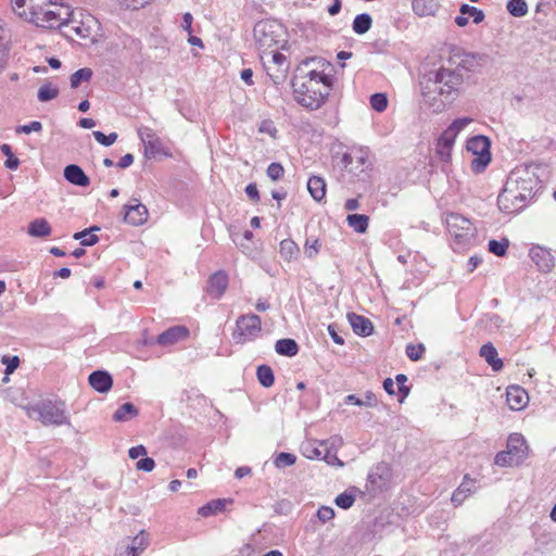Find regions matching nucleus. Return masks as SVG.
<instances>
[{
  "mask_svg": "<svg viewBox=\"0 0 556 556\" xmlns=\"http://www.w3.org/2000/svg\"><path fill=\"white\" fill-rule=\"evenodd\" d=\"M507 451L521 463L528 451L525 438L519 433L510 434L507 440Z\"/></svg>",
  "mask_w": 556,
  "mask_h": 556,
  "instance_id": "b1692460",
  "label": "nucleus"
},
{
  "mask_svg": "<svg viewBox=\"0 0 556 556\" xmlns=\"http://www.w3.org/2000/svg\"><path fill=\"white\" fill-rule=\"evenodd\" d=\"M438 9V0H413V10L419 16H433Z\"/></svg>",
  "mask_w": 556,
  "mask_h": 556,
  "instance_id": "c756f323",
  "label": "nucleus"
},
{
  "mask_svg": "<svg viewBox=\"0 0 556 556\" xmlns=\"http://www.w3.org/2000/svg\"><path fill=\"white\" fill-rule=\"evenodd\" d=\"M371 23L372 20L369 14H358L353 21V30L359 35L365 34L366 31L369 30Z\"/></svg>",
  "mask_w": 556,
  "mask_h": 556,
  "instance_id": "e433bc0d",
  "label": "nucleus"
},
{
  "mask_svg": "<svg viewBox=\"0 0 556 556\" xmlns=\"http://www.w3.org/2000/svg\"><path fill=\"white\" fill-rule=\"evenodd\" d=\"M473 484L472 480L468 479V476H465L463 483L453 492L451 501L454 506H459L463 502L473 493Z\"/></svg>",
  "mask_w": 556,
  "mask_h": 556,
  "instance_id": "cd10ccee",
  "label": "nucleus"
},
{
  "mask_svg": "<svg viewBox=\"0 0 556 556\" xmlns=\"http://www.w3.org/2000/svg\"><path fill=\"white\" fill-rule=\"evenodd\" d=\"M275 351L279 355L292 357L299 352V345L293 339H279L275 343Z\"/></svg>",
  "mask_w": 556,
  "mask_h": 556,
  "instance_id": "7c9ffc66",
  "label": "nucleus"
},
{
  "mask_svg": "<svg viewBox=\"0 0 556 556\" xmlns=\"http://www.w3.org/2000/svg\"><path fill=\"white\" fill-rule=\"evenodd\" d=\"M147 455V448L143 445L132 446L128 451V456L131 459H137L140 456Z\"/></svg>",
  "mask_w": 556,
  "mask_h": 556,
  "instance_id": "69168bd1",
  "label": "nucleus"
},
{
  "mask_svg": "<svg viewBox=\"0 0 556 556\" xmlns=\"http://www.w3.org/2000/svg\"><path fill=\"white\" fill-rule=\"evenodd\" d=\"M261 330L262 321L260 316L255 314L241 315L236 321L233 339L237 343L243 344L256 339L261 333Z\"/></svg>",
  "mask_w": 556,
  "mask_h": 556,
  "instance_id": "0eeeda50",
  "label": "nucleus"
},
{
  "mask_svg": "<svg viewBox=\"0 0 556 556\" xmlns=\"http://www.w3.org/2000/svg\"><path fill=\"white\" fill-rule=\"evenodd\" d=\"M446 227L451 236L460 243L473 237L476 230L468 218L457 213H452L446 217Z\"/></svg>",
  "mask_w": 556,
  "mask_h": 556,
  "instance_id": "9b49d317",
  "label": "nucleus"
},
{
  "mask_svg": "<svg viewBox=\"0 0 556 556\" xmlns=\"http://www.w3.org/2000/svg\"><path fill=\"white\" fill-rule=\"evenodd\" d=\"M477 64V56L459 48L452 49L446 64L430 72L420 80L421 94L426 103L441 112L460 93L465 75Z\"/></svg>",
  "mask_w": 556,
  "mask_h": 556,
  "instance_id": "f257e3e1",
  "label": "nucleus"
},
{
  "mask_svg": "<svg viewBox=\"0 0 556 556\" xmlns=\"http://www.w3.org/2000/svg\"><path fill=\"white\" fill-rule=\"evenodd\" d=\"M370 105L377 112H383L388 106V98L384 93H374L370 97Z\"/></svg>",
  "mask_w": 556,
  "mask_h": 556,
  "instance_id": "3c124183",
  "label": "nucleus"
},
{
  "mask_svg": "<svg viewBox=\"0 0 556 556\" xmlns=\"http://www.w3.org/2000/svg\"><path fill=\"white\" fill-rule=\"evenodd\" d=\"M256 377L261 386L270 388L275 382L273 369L267 365H260L256 369Z\"/></svg>",
  "mask_w": 556,
  "mask_h": 556,
  "instance_id": "f704fd0d",
  "label": "nucleus"
},
{
  "mask_svg": "<svg viewBox=\"0 0 556 556\" xmlns=\"http://www.w3.org/2000/svg\"><path fill=\"white\" fill-rule=\"evenodd\" d=\"M489 251L496 256H504L509 247L508 239L504 238L501 241L490 240L489 241Z\"/></svg>",
  "mask_w": 556,
  "mask_h": 556,
  "instance_id": "a18cd8bd",
  "label": "nucleus"
},
{
  "mask_svg": "<svg viewBox=\"0 0 556 556\" xmlns=\"http://www.w3.org/2000/svg\"><path fill=\"white\" fill-rule=\"evenodd\" d=\"M150 544V535L141 530L135 536H127L118 542L115 556H139Z\"/></svg>",
  "mask_w": 556,
  "mask_h": 556,
  "instance_id": "9d476101",
  "label": "nucleus"
},
{
  "mask_svg": "<svg viewBox=\"0 0 556 556\" xmlns=\"http://www.w3.org/2000/svg\"><path fill=\"white\" fill-rule=\"evenodd\" d=\"M494 462H495L496 465L502 466V467H505V466H517V465L520 464L518 458L514 457L510 454V452H508L507 450L497 453L496 456H495V460Z\"/></svg>",
  "mask_w": 556,
  "mask_h": 556,
  "instance_id": "49530a36",
  "label": "nucleus"
},
{
  "mask_svg": "<svg viewBox=\"0 0 556 556\" xmlns=\"http://www.w3.org/2000/svg\"><path fill=\"white\" fill-rule=\"evenodd\" d=\"M93 23H96V21L91 15H87L85 20L78 21L77 13L72 11L71 21H67L65 26L71 27L78 37L86 39L91 36V24Z\"/></svg>",
  "mask_w": 556,
  "mask_h": 556,
  "instance_id": "a211bd4d",
  "label": "nucleus"
},
{
  "mask_svg": "<svg viewBox=\"0 0 556 556\" xmlns=\"http://www.w3.org/2000/svg\"><path fill=\"white\" fill-rule=\"evenodd\" d=\"M92 71L88 67L80 68L71 75V87L77 88L81 83L91 79Z\"/></svg>",
  "mask_w": 556,
  "mask_h": 556,
  "instance_id": "a19ab883",
  "label": "nucleus"
},
{
  "mask_svg": "<svg viewBox=\"0 0 556 556\" xmlns=\"http://www.w3.org/2000/svg\"><path fill=\"white\" fill-rule=\"evenodd\" d=\"M35 15L27 14L26 10L20 12V17L34 23L38 27L43 28H61L71 21L72 10L70 7L59 4L51 1V5H47Z\"/></svg>",
  "mask_w": 556,
  "mask_h": 556,
  "instance_id": "20e7f679",
  "label": "nucleus"
},
{
  "mask_svg": "<svg viewBox=\"0 0 556 556\" xmlns=\"http://www.w3.org/2000/svg\"><path fill=\"white\" fill-rule=\"evenodd\" d=\"M227 287V274L225 271H217L207 281V293L214 299H219L225 293Z\"/></svg>",
  "mask_w": 556,
  "mask_h": 556,
  "instance_id": "aec40b11",
  "label": "nucleus"
},
{
  "mask_svg": "<svg viewBox=\"0 0 556 556\" xmlns=\"http://www.w3.org/2000/svg\"><path fill=\"white\" fill-rule=\"evenodd\" d=\"M455 139L456 138L450 135L447 131H444L439 137L437 143V153L439 154L441 161L447 162L450 160Z\"/></svg>",
  "mask_w": 556,
  "mask_h": 556,
  "instance_id": "bb28decb",
  "label": "nucleus"
},
{
  "mask_svg": "<svg viewBox=\"0 0 556 556\" xmlns=\"http://www.w3.org/2000/svg\"><path fill=\"white\" fill-rule=\"evenodd\" d=\"M488 327L490 330L501 328L503 324V318L496 314H491L486 316Z\"/></svg>",
  "mask_w": 556,
  "mask_h": 556,
  "instance_id": "0e129e2a",
  "label": "nucleus"
},
{
  "mask_svg": "<svg viewBox=\"0 0 556 556\" xmlns=\"http://www.w3.org/2000/svg\"><path fill=\"white\" fill-rule=\"evenodd\" d=\"M58 94L59 88L47 83L39 88L37 97L40 102H48L55 99Z\"/></svg>",
  "mask_w": 556,
  "mask_h": 556,
  "instance_id": "ea45409f",
  "label": "nucleus"
},
{
  "mask_svg": "<svg viewBox=\"0 0 556 556\" xmlns=\"http://www.w3.org/2000/svg\"><path fill=\"white\" fill-rule=\"evenodd\" d=\"M326 452V446L324 444H320L318 447L316 446H313L312 444H307L306 446H304V455L307 457V458H323L324 457V454Z\"/></svg>",
  "mask_w": 556,
  "mask_h": 556,
  "instance_id": "5fc2aeb1",
  "label": "nucleus"
},
{
  "mask_svg": "<svg viewBox=\"0 0 556 556\" xmlns=\"http://www.w3.org/2000/svg\"><path fill=\"white\" fill-rule=\"evenodd\" d=\"M98 230H100L99 227L92 226L89 229H85L83 231L76 232L74 235V239L75 240H81V244L85 245V247L94 245L99 241V238H98L97 235H93L91 232L92 231H98Z\"/></svg>",
  "mask_w": 556,
  "mask_h": 556,
  "instance_id": "c9c22d12",
  "label": "nucleus"
},
{
  "mask_svg": "<svg viewBox=\"0 0 556 556\" xmlns=\"http://www.w3.org/2000/svg\"><path fill=\"white\" fill-rule=\"evenodd\" d=\"M393 473L388 463H379L368 473L367 491L375 496L377 493L388 490L392 484Z\"/></svg>",
  "mask_w": 556,
  "mask_h": 556,
  "instance_id": "6e6552de",
  "label": "nucleus"
},
{
  "mask_svg": "<svg viewBox=\"0 0 556 556\" xmlns=\"http://www.w3.org/2000/svg\"><path fill=\"white\" fill-rule=\"evenodd\" d=\"M296 462V456L292 453L281 452L278 453L274 458V465L279 468H286L294 465Z\"/></svg>",
  "mask_w": 556,
  "mask_h": 556,
  "instance_id": "79ce46f5",
  "label": "nucleus"
},
{
  "mask_svg": "<svg viewBox=\"0 0 556 556\" xmlns=\"http://www.w3.org/2000/svg\"><path fill=\"white\" fill-rule=\"evenodd\" d=\"M530 257L543 273H549L555 266V257L546 248L540 245L531 248Z\"/></svg>",
  "mask_w": 556,
  "mask_h": 556,
  "instance_id": "f3484780",
  "label": "nucleus"
},
{
  "mask_svg": "<svg viewBox=\"0 0 556 556\" xmlns=\"http://www.w3.org/2000/svg\"><path fill=\"white\" fill-rule=\"evenodd\" d=\"M529 401L528 393L519 386H510L506 391V402L511 410L522 409Z\"/></svg>",
  "mask_w": 556,
  "mask_h": 556,
  "instance_id": "6ab92c4d",
  "label": "nucleus"
},
{
  "mask_svg": "<svg viewBox=\"0 0 556 556\" xmlns=\"http://www.w3.org/2000/svg\"><path fill=\"white\" fill-rule=\"evenodd\" d=\"M253 36L258 50L263 53L279 49L286 42L283 26L274 20L257 22L253 29Z\"/></svg>",
  "mask_w": 556,
  "mask_h": 556,
  "instance_id": "39448f33",
  "label": "nucleus"
},
{
  "mask_svg": "<svg viewBox=\"0 0 556 556\" xmlns=\"http://www.w3.org/2000/svg\"><path fill=\"white\" fill-rule=\"evenodd\" d=\"M332 71L333 66L323 59L305 61L292 79L294 100L305 109H319L332 88Z\"/></svg>",
  "mask_w": 556,
  "mask_h": 556,
  "instance_id": "f03ea898",
  "label": "nucleus"
},
{
  "mask_svg": "<svg viewBox=\"0 0 556 556\" xmlns=\"http://www.w3.org/2000/svg\"><path fill=\"white\" fill-rule=\"evenodd\" d=\"M89 384L100 393H106L113 386L112 376L103 370H96L89 375Z\"/></svg>",
  "mask_w": 556,
  "mask_h": 556,
  "instance_id": "4be33fe9",
  "label": "nucleus"
},
{
  "mask_svg": "<svg viewBox=\"0 0 556 556\" xmlns=\"http://www.w3.org/2000/svg\"><path fill=\"white\" fill-rule=\"evenodd\" d=\"M506 9L515 17H522L528 13V4L525 0H509Z\"/></svg>",
  "mask_w": 556,
  "mask_h": 556,
  "instance_id": "58836bf2",
  "label": "nucleus"
},
{
  "mask_svg": "<svg viewBox=\"0 0 556 556\" xmlns=\"http://www.w3.org/2000/svg\"><path fill=\"white\" fill-rule=\"evenodd\" d=\"M350 165H353L350 173L353 172L362 181L367 180L369 178L368 172L371 169L368 149L355 146L350 148Z\"/></svg>",
  "mask_w": 556,
  "mask_h": 556,
  "instance_id": "f8f14e48",
  "label": "nucleus"
},
{
  "mask_svg": "<svg viewBox=\"0 0 556 556\" xmlns=\"http://www.w3.org/2000/svg\"><path fill=\"white\" fill-rule=\"evenodd\" d=\"M137 415V407L131 403H125L115 410L113 415V420L117 422H123L136 417Z\"/></svg>",
  "mask_w": 556,
  "mask_h": 556,
  "instance_id": "72a5a7b5",
  "label": "nucleus"
},
{
  "mask_svg": "<svg viewBox=\"0 0 556 556\" xmlns=\"http://www.w3.org/2000/svg\"><path fill=\"white\" fill-rule=\"evenodd\" d=\"M285 169L280 163H270L267 167L266 174L267 176L274 180L277 181L283 176Z\"/></svg>",
  "mask_w": 556,
  "mask_h": 556,
  "instance_id": "4d7b16f0",
  "label": "nucleus"
},
{
  "mask_svg": "<svg viewBox=\"0 0 556 556\" xmlns=\"http://www.w3.org/2000/svg\"><path fill=\"white\" fill-rule=\"evenodd\" d=\"M96 141L104 147L112 146L117 140V134L111 132L109 135L103 134L102 131L96 130L92 132Z\"/></svg>",
  "mask_w": 556,
  "mask_h": 556,
  "instance_id": "603ef678",
  "label": "nucleus"
},
{
  "mask_svg": "<svg viewBox=\"0 0 556 556\" xmlns=\"http://www.w3.org/2000/svg\"><path fill=\"white\" fill-rule=\"evenodd\" d=\"M138 136L144 146L146 156L154 157L157 154H166L161 139L152 128L140 127L138 129Z\"/></svg>",
  "mask_w": 556,
  "mask_h": 556,
  "instance_id": "4468645a",
  "label": "nucleus"
},
{
  "mask_svg": "<svg viewBox=\"0 0 556 556\" xmlns=\"http://www.w3.org/2000/svg\"><path fill=\"white\" fill-rule=\"evenodd\" d=\"M51 226L46 218H36L29 223L27 233L35 238H45L51 235Z\"/></svg>",
  "mask_w": 556,
  "mask_h": 556,
  "instance_id": "c85d7f7f",
  "label": "nucleus"
},
{
  "mask_svg": "<svg viewBox=\"0 0 556 556\" xmlns=\"http://www.w3.org/2000/svg\"><path fill=\"white\" fill-rule=\"evenodd\" d=\"M369 217L364 214H350V227L358 233L366 232Z\"/></svg>",
  "mask_w": 556,
  "mask_h": 556,
  "instance_id": "4c0bfd02",
  "label": "nucleus"
},
{
  "mask_svg": "<svg viewBox=\"0 0 556 556\" xmlns=\"http://www.w3.org/2000/svg\"><path fill=\"white\" fill-rule=\"evenodd\" d=\"M320 247L321 244L318 239L309 237L306 239L304 244V254L307 257L313 258L318 254Z\"/></svg>",
  "mask_w": 556,
  "mask_h": 556,
  "instance_id": "8fccbe9b",
  "label": "nucleus"
},
{
  "mask_svg": "<svg viewBox=\"0 0 556 556\" xmlns=\"http://www.w3.org/2000/svg\"><path fill=\"white\" fill-rule=\"evenodd\" d=\"M395 380L399 386V393L401 394L400 402H403V400L409 394V388L406 386L407 377L404 374H399L396 375Z\"/></svg>",
  "mask_w": 556,
  "mask_h": 556,
  "instance_id": "13d9d810",
  "label": "nucleus"
},
{
  "mask_svg": "<svg viewBox=\"0 0 556 556\" xmlns=\"http://www.w3.org/2000/svg\"><path fill=\"white\" fill-rule=\"evenodd\" d=\"M333 517H334V510L330 506H321L317 510V518L321 522H327V521L331 520Z\"/></svg>",
  "mask_w": 556,
  "mask_h": 556,
  "instance_id": "680f3d73",
  "label": "nucleus"
},
{
  "mask_svg": "<svg viewBox=\"0 0 556 556\" xmlns=\"http://www.w3.org/2000/svg\"><path fill=\"white\" fill-rule=\"evenodd\" d=\"M506 184L513 189H516L517 194L521 201L528 202L534 197L535 188L539 185L538 178L528 172L521 176L519 172L513 173Z\"/></svg>",
  "mask_w": 556,
  "mask_h": 556,
  "instance_id": "1a4fd4ad",
  "label": "nucleus"
},
{
  "mask_svg": "<svg viewBox=\"0 0 556 556\" xmlns=\"http://www.w3.org/2000/svg\"><path fill=\"white\" fill-rule=\"evenodd\" d=\"M125 9L138 10L148 4L151 0H115Z\"/></svg>",
  "mask_w": 556,
  "mask_h": 556,
  "instance_id": "052dcab7",
  "label": "nucleus"
},
{
  "mask_svg": "<svg viewBox=\"0 0 556 556\" xmlns=\"http://www.w3.org/2000/svg\"><path fill=\"white\" fill-rule=\"evenodd\" d=\"M155 466V463L152 458L150 457H143L141 459H139L136 464V468L138 470H142L144 472H150L153 470Z\"/></svg>",
  "mask_w": 556,
  "mask_h": 556,
  "instance_id": "e2e57ef3",
  "label": "nucleus"
},
{
  "mask_svg": "<svg viewBox=\"0 0 556 556\" xmlns=\"http://www.w3.org/2000/svg\"><path fill=\"white\" fill-rule=\"evenodd\" d=\"M52 0H11L13 11L20 16V12L27 11V14L35 15L47 5H51Z\"/></svg>",
  "mask_w": 556,
  "mask_h": 556,
  "instance_id": "412c9836",
  "label": "nucleus"
},
{
  "mask_svg": "<svg viewBox=\"0 0 556 556\" xmlns=\"http://www.w3.org/2000/svg\"><path fill=\"white\" fill-rule=\"evenodd\" d=\"M29 418L40 421L45 426L68 425L66 406L63 401L41 400L26 407Z\"/></svg>",
  "mask_w": 556,
  "mask_h": 556,
  "instance_id": "7ed1b4c3",
  "label": "nucleus"
},
{
  "mask_svg": "<svg viewBox=\"0 0 556 556\" xmlns=\"http://www.w3.org/2000/svg\"><path fill=\"white\" fill-rule=\"evenodd\" d=\"M480 356H482L495 371H500L504 367V363L497 357V351L492 343H486L481 346Z\"/></svg>",
  "mask_w": 556,
  "mask_h": 556,
  "instance_id": "a878e982",
  "label": "nucleus"
},
{
  "mask_svg": "<svg viewBox=\"0 0 556 556\" xmlns=\"http://www.w3.org/2000/svg\"><path fill=\"white\" fill-rule=\"evenodd\" d=\"M189 337V329L185 326H174L157 336L155 340L146 341V344H159L161 346H170Z\"/></svg>",
  "mask_w": 556,
  "mask_h": 556,
  "instance_id": "2eb2a0df",
  "label": "nucleus"
},
{
  "mask_svg": "<svg viewBox=\"0 0 556 556\" xmlns=\"http://www.w3.org/2000/svg\"><path fill=\"white\" fill-rule=\"evenodd\" d=\"M526 204L527 202L519 199L516 189H513L507 184L497 197L498 208L507 214L520 212L526 206Z\"/></svg>",
  "mask_w": 556,
  "mask_h": 556,
  "instance_id": "ddd939ff",
  "label": "nucleus"
},
{
  "mask_svg": "<svg viewBox=\"0 0 556 556\" xmlns=\"http://www.w3.org/2000/svg\"><path fill=\"white\" fill-rule=\"evenodd\" d=\"M307 189L311 195L316 200L320 201L326 194V184L323 178L313 176L307 181Z\"/></svg>",
  "mask_w": 556,
  "mask_h": 556,
  "instance_id": "473e14b6",
  "label": "nucleus"
},
{
  "mask_svg": "<svg viewBox=\"0 0 556 556\" xmlns=\"http://www.w3.org/2000/svg\"><path fill=\"white\" fill-rule=\"evenodd\" d=\"M225 504L223 501H212L207 503L206 505L199 508V514L203 517H208L211 515L216 514L217 511L223 510Z\"/></svg>",
  "mask_w": 556,
  "mask_h": 556,
  "instance_id": "de8ad7c7",
  "label": "nucleus"
},
{
  "mask_svg": "<svg viewBox=\"0 0 556 556\" xmlns=\"http://www.w3.org/2000/svg\"><path fill=\"white\" fill-rule=\"evenodd\" d=\"M491 142L486 136L478 135L467 141V150L475 157L471 161V169L473 173H481L491 162L490 152Z\"/></svg>",
  "mask_w": 556,
  "mask_h": 556,
  "instance_id": "423d86ee",
  "label": "nucleus"
},
{
  "mask_svg": "<svg viewBox=\"0 0 556 556\" xmlns=\"http://www.w3.org/2000/svg\"><path fill=\"white\" fill-rule=\"evenodd\" d=\"M279 253L285 261L291 262L298 258L300 249L293 240L283 239L279 244Z\"/></svg>",
  "mask_w": 556,
  "mask_h": 556,
  "instance_id": "2f4dec72",
  "label": "nucleus"
},
{
  "mask_svg": "<svg viewBox=\"0 0 556 556\" xmlns=\"http://www.w3.org/2000/svg\"><path fill=\"white\" fill-rule=\"evenodd\" d=\"M459 12L463 15H469L470 17H472L475 24H479L484 20V13L482 10L466 3L462 4Z\"/></svg>",
  "mask_w": 556,
  "mask_h": 556,
  "instance_id": "c03bdc74",
  "label": "nucleus"
},
{
  "mask_svg": "<svg viewBox=\"0 0 556 556\" xmlns=\"http://www.w3.org/2000/svg\"><path fill=\"white\" fill-rule=\"evenodd\" d=\"M64 178L78 187H87L90 184L89 177L85 174L80 166L70 164L64 168Z\"/></svg>",
  "mask_w": 556,
  "mask_h": 556,
  "instance_id": "5701e85b",
  "label": "nucleus"
},
{
  "mask_svg": "<svg viewBox=\"0 0 556 556\" xmlns=\"http://www.w3.org/2000/svg\"><path fill=\"white\" fill-rule=\"evenodd\" d=\"M378 401L372 392H366L364 399H359L353 394H350V404L357 406L375 407Z\"/></svg>",
  "mask_w": 556,
  "mask_h": 556,
  "instance_id": "37998d69",
  "label": "nucleus"
},
{
  "mask_svg": "<svg viewBox=\"0 0 556 556\" xmlns=\"http://www.w3.org/2000/svg\"><path fill=\"white\" fill-rule=\"evenodd\" d=\"M42 130V124L38 121H33L26 125H20L15 128L16 134H30V132H40Z\"/></svg>",
  "mask_w": 556,
  "mask_h": 556,
  "instance_id": "6e6d98bb",
  "label": "nucleus"
},
{
  "mask_svg": "<svg viewBox=\"0 0 556 556\" xmlns=\"http://www.w3.org/2000/svg\"><path fill=\"white\" fill-rule=\"evenodd\" d=\"M472 119L470 117H462L453 121V123L448 126V128L445 130L453 137H457V135L466 127L468 126Z\"/></svg>",
  "mask_w": 556,
  "mask_h": 556,
  "instance_id": "09e8293b",
  "label": "nucleus"
},
{
  "mask_svg": "<svg viewBox=\"0 0 556 556\" xmlns=\"http://www.w3.org/2000/svg\"><path fill=\"white\" fill-rule=\"evenodd\" d=\"M245 193L250 198V200H252L253 202L260 201V194H258V190H257V187L255 184H249L245 187Z\"/></svg>",
  "mask_w": 556,
  "mask_h": 556,
  "instance_id": "774afa93",
  "label": "nucleus"
},
{
  "mask_svg": "<svg viewBox=\"0 0 556 556\" xmlns=\"http://www.w3.org/2000/svg\"><path fill=\"white\" fill-rule=\"evenodd\" d=\"M2 364L5 365V374L11 375L20 365L18 356H3Z\"/></svg>",
  "mask_w": 556,
  "mask_h": 556,
  "instance_id": "bf43d9fd",
  "label": "nucleus"
},
{
  "mask_svg": "<svg viewBox=\"0 0 556 556\" xmlns=\"http://www.w3.org/2000/svg\"><path fill=\"white\" fill-rule=\"evenodd\" d=\"M323 459L326 460L327 464L329 465H337L339 467H343L344 466V463L342 460H340L336 454H332L330 451H328L326 448V452L324 454V457Z\"/></svg>",
  "mask_w": 556,
  "mask_h": 556,
  "instance_id": "338daca9",
  "label": "nucleus"
},
{
  "mask_svg": "<svg viewBox=\"0 0 556 556\" xmlns=\"http://www.w3.org/2000/svg\"><path fill=\"white\" fill-rule=\"evenodd\" d=\"M426 348L424 344H408L406 346V355L410 361H419L422 357V354L425 353Z\"/></svg>",
  "mask_w": 556,
  "mask_h": 556,
  "instance_id": "864d4df0",
  "label": "nucleus"
},
{
  "mask_svg": "<svg viewBox=\"0 0 556 556\" xmlns=\"http://www.w3.org/2000/svg\"><path fill=\"white\" fill-rule=\"evenodd\" d=\"M350 326L361 337H368L374 332L372 323L368 318L354 313L350 314Z\"/></svg>",
  "mask_w": 556,
  "mask_h": 556,
  "instance_id": "393cba45",
  "label": "nucleus"
},
{
  "mask_svg": "<svg viewBox=\"0 0 556 556\" xmlns=\"http://www.w3.org/2000/svg\"><path fill=\"white\" fill-rule=\"evenodd\" d=\"M132 202L124 206V220L129 225L140 226L148 220L149 213L146 205L137 199H134Z\"/></svg>",
  "mask_w": 556,
  "mask_h": 556,
  "instance_id": "dca6fc26",
  "label": "nucleus"
}]
</instances>
